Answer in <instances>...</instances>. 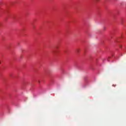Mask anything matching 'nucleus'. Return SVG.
Masks as SVG:
<instances>
[{
  "label": "nucleus",
  "instance_id": "nucleus-1",
  "mask_svg": "<svg viewBox=\"0 0 126 126\" xmlns=\"http://www.w3.org/2000/svg\"><path fill=\"white\" fill-rule=\"evenodd\" d=\"M95 1L97 2L99 1V0H95Z\"/></svg>",
  "mask_w": 126,
  "mask_h": 126
},
{
  "label": "nucleus",
  "instance_id": "nucleus-2",
  "mask_svg": "<svg viewBox=\"0 0 126 126\" xmlns=\"http://www.w3.org/2000/svg\"><path fill=\"white\" fill-rule=\"evenodd\" d=\"M0 63H1V61H0Z\"/></svg>",
  "mask_w": 126,
  "mask_h": 126
}]
</instances>
